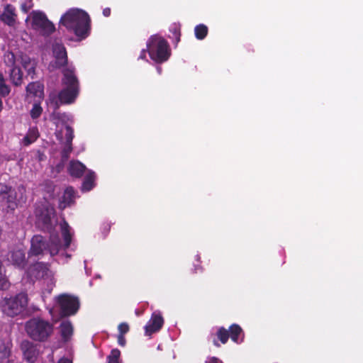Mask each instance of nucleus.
<instances>
[{
  "label": "nucleus",
  "instance_id": "obj_1",
  "mask_svg": "<svg viewBox=\"0 0 363 363\" xmlns=\"http://www.w3.org/2000/svg\"><path fill=\"white\" fill-rule=\"evenodd\" d=\"M60 23L69 31L73 32L80 40L85 39L91 29V19L86 12L71 9L60 18Z\"/></svg>",
  "mask_w": 363,
  "mask_h": 363
},
{
  "label": "nucleus",
  "instance_id": "obj_2",
  "mask_svg": "<svg viewBox=\"0 0 363 363\" xmlns=\"http://www.w3.org/2000/svg\"><path fill=\"white\" fill-rule=\"evenodd\" d=\"M62 84L64 88L58 93L57 99H50L55 109L62 104H72L79 93V82L72 69L65 68L62 71Z\"/></svg>",
  "mask_w": 363,
  "mask_h": 363
},
{
  "label": "nucleus",
  "instance_id": "obj_3",
  "mask_svg": "<svg viewBox=\"0 0 363 363\" xmlns=\"http://www.w3.org/2000/svg\"><path fill=\"white\" fill-rule=\"evenodd\" d=\"M60 248L61 242L57 235H51L48 240L41 235H35L30 240L28 256L39 257L50 254V257H53L58 254Z\"/></svg>",
  "mask_w": 363,
  "mask_h": 363
},
{
  "label": "nucleus",
  "instance_id": "obj_4",
  "mask_svg": "<svg viewBox=\"0 0 363 363\" xmlns=\"http://www.w3.org/2000/svg\"><path fill=\"white\" fill-rule=\"evenodd\" d=\"M25 330L30 339L43 342L52 335L54 325L49 320L41 318H32L26 323Z\"/></svg>",
  "mask_w": 363,
  "mask_h": 363
},
{
  "label": "nucleus",
  "instance_id": "obj_5",
  "mask_svg": "<svg viewBox=\"0 0 363 363\" xmlns=\"http://www.w3.org/2000/svg\"><path fill=\"white\" fill-rule=\"evenodd\" d=\"M147 50L151 60L159 64L168 60L171 55L168 42L162 37L155 35L148 39Z\"/></svg>",
  "mask_w": 363,
  "mask_h": 363
},
{
  "label": "nucleus",
  "instance_id": "obj_6",
  "mask_svg": "<svg viewBox=\"0 0 363 363\" xmlns=\"http://www.w3.org/2000/svg\"><path fill=\"white\" fill-rule=\"evenodd\" d=\"M28 296L20 293L10 298H6L3 305V311L9 316L13 317L21 313L27 306Z\"/></svg>",
  "mask_w": 363,
  "mask_h": 363
},
{
  "label": "nucleus",
  "instance_id": "obj_7",
  "mask_svg": "<svg viewBox=\"0 0 363 363\" xmlns=\"http://www.w3.org/2000/svg\"><path fill=\"white\" fill-rule=\"evenodd\" d=\"M19 199L14 188L4 183H0V204L5 206L7 213H13L18 206Z\"/></svg>",
  "mask_w": 363,
  "mask_h": 363
},
{
  "label": "nucleus",
  "instance_id": "obj_8",
  "mask_svg": "<svg viewBox=\"0 0 363 363\" xmlns=\"http://www.w3.org/2000/svg\"><path fill=\"white\" fill-rule=\"evenodd\" d=\"M57 303L60 308L62 317L73 315L79 308V300L77 297L69 294H61L57 298Z\"/></svg>",
  "mask_w": 363,
  "mask_h": 363
},
{
  "label": "nucleus",
  "instance_id": "obj_9",
  "mask_svg": "<svg viewBox=\"0 0 363 363\" xmlns=\"http://www.w3.org/2000/svg\"><path fill=\"white\" fill-rule=\"evenodd\" d=\"M32 27L33 29L39 30L44 36H49L55 30V25L41 11L33 12Z\"/></svg>",
  "mask_w": 363,
  "mask_h": 363
},
{
  "label": "nucleus",
  "instance_id": "obj_10",
  "mask_svg": "<svg viewBox=\"0 0 363 363\" xmlns=\"http://www.w3.org/2000/svg\"><path fill=\"white\" fill-rule=\"evenodd\" d=\"M53 214L52 208L43 207L36 209L37 223L43 231L50 232L52 230V216Z\"/></svg>",
  "mask_w": 363,
  "mask_h": 363
},
{
  "label": "nucleus",
  "instance_id": "obj_11",
  "mask_svg": "<svg viewBox=\"0 0 363 363\" xmlns=\"http://www.w3.org/2000/svg\"><path fill=\"white\" fill-rule=\"evenodd\" d=\"M50 272L49 265L47 263L38 262L31 264L28 270L27 274L31 281L44 279L48 276Z\"/></svg>",
  "mask_w": 363,
  "mask_h": 363
},
{
  "label": "nucleus",
  "instance_id": "obj_12",
  "mask_svg": "<svg viewBox=\"0 0 363 363\" xmlns=\"http://www.w3.org/2000/svg\"><path fill=\"white\" fill-rule=\"evenodd\" d=\"M52 53L55 57V67L61 68L67 65L68 58L65 47L61 43H55L52 45Z\"/></svg>",
  "mask_w": 363,
  "mask_h": 363
},
{
  "label": "nucleus",
  "instance_id": "obj_13",
  "mask_svg": "<svg viewBox=\"0 0 363 363\" xmlns=\"http://www.w3.org/2000/svg\"><path fill=\"white\" fill-rule=\"evenodd\" d=\"M18 20V15L16 8L7 4L4 6L3 11L0 13V21L9 27L13 28L16 26Z\"/></svg>",
  "mask_w": 363,
  "mask_h": 363
},
{
  "label": "nucleus",
  "instance_id": "obj_14",
  "mask_svg": "<svg viewBox=\"0 0 363 363\" xmlns=\"http://www.w3.org/2000/svg\"><path fill=\"white\" fill-rule=\"evenodd\" d=\"M164 325V318L160 313L154 312L150 320L145 326V332L146 335L158 332Z\"/></svg>",
  "mask_w": 363,
  "mask_h": 363
},
{
  "label": "nucleus",
  "instance_id": "obj_15",
  "mask_svg": "<svg viewBox=\"0 0 363 363\" xmlns=\"http://www.w3.org/2000/svg\"><path fill=\"white\" fill-rule=\"evenodd\" d=\"M21 350L23 351L24 358L30 363H33L37 358L38 351L35 345L28 341H23L21 345Z\"/></svg>",
  "mask_w": 363,
  "mask_h": 363
},
{
  "label": "nucleus",
  "instance_id": "obj_16",
  "mask_svg": "<svg viewBox=\"0 0 363 363\" xmlns=\"http://www.w3.org/2000/svg\"><path fill=\"white\" fill-rule=\"evenodd\" d=\"M76 199V191L72 186L67 187L59 202V208L64 210L74 204Z\"/></svg>",
  "mask_w": 363,
  "mask_h": 363
},
{
  "label": "nucleus",
  "instance_id": "obj_17",
  "mask_svg": "<svg viewBox=\"0 0 363 363\" xmlns=\"http://www.w3.org/2000/svg\"><path fill=\"white\" fill-rule=\"evenodd\" d=\"M26 96L43 99L44 98V85L41 82H32L26 87Z\"/></svg>",
  "mask_w": 363,
  "mask_h": 363
},
{
  "label": "nucleus",
  "instance_id": "obj_18",
  "mask_svg": "<svg viewBox=\"0 0 363 363\" xmlns=\"http://www.w3.org/2000/svg\"><path fill=\"white\" fill-rule=\"evenodd\" d=\"M9 80L14 86H21L23 82V72L19 66L11 68L7 72Z\"/></svg>",
  "mask_w": 363,
  "mask_h": 363
},
{
  "label": "nucleus",
  "instance_id": "obj_19",
  "mask_svg": "<svg viewBox=\"0 0 363 363\" xmlns=\"http://www.w3.org/2000/svg\"><path fill=\"white\" fill-rule=\"evenodd\" d=\"M86 169V166L79 161L71 160L69 162L67 171L71 177L80 178L83 176Z\"/></svg>",
  "mask_w": 363,
  "mask_h": 363
},
{
  "label": "nucleus",
  "instance_id": "obj_20",
  "mask_svg": "<svg viewBox=\"0 0 363 363\" xmlns=\"http://www.w3.org/2000/svg\"><path fill=\"white\" fill-rule=\"evenodd\" d=\"M9 259L14 266L20 269H23L27 263L26 254L24 251L21 250H17L11 252Z\"/></svg>",
  "mask_w": 363,
  "mask_h": 363
},
{
  "label": "nucleus",
  "instance_id": "obj_21",
  "mask_svg": "<svg viewBox=\"0 0 363 363\" xmlns=\"http://www.w3.org/2000/svg\"><path fill=\"white\" fill-rule=\"evenodd\" d=\"M73 326L69 320H64L60 325V333L62 340L67 342L73 335Z\"/></svg>",
  "mask_w": 363,
  "mask_h": 363
},
{
  "label": "nucleus",
  "instance_id": "obj_22",
  "mask_svg": "<svg viewBox=\"0 0 363 363\" xmlns=\"http://www.w3.org/2000/svg\"><path fill=\"white\" fill-rule=\"evenodd\" d=\"M230 337L235 343H240L244 339V332L242 328L238 324H232L229 327Z\"/></svg>",
  "mask_w": 363,
  "mask_h": 363
},
{
  "label": "nucleus",
  "instance_id": "obj_23",
  "mask_svg": "<svg viewBox=\"0 0 363 363\" xmlns=\"http://www.w3.org/2000/svg\"><path fill=\"white\" fill-rule=\"evenodd\" d=\"M21 55H23L22 53H21L19 55H16L11 51H6L4 54V57H3L4 63L9 69L13 68L14 67H17V66H18L17 65V62L19 60H21Z\"/></svg>",
  "mask_w": 363,
  "mask_h": 363
},
{
  "label": "nucleus",
  "instance_id": "obj_24",
  "mask_svg": "<svg viewBox=\"0 0 363 363\" xmlns=\"http://www.w3.org/2000/svg\"><path fill=\"white\" fill-rule=\"evenodd\" d=\"M61 232L64 240V247L68 248L72 242V234L70 233V227L67 221L64 220L61 224Z\"/></svg>",
  "mask_w": 363,
  "mask_h": 363
},
{
  "label": "nucleus",
  "instance_id": "obj_25",
  "mask_svg": "<svg viewBox=\"0 0 363 363\" xmlns=\"http://www.w3.org/2000/svg\"><path fill=\"white\" fill-rule=\"evenodd\" d=\"M21 63L23 67L27 71V74L30 76V78L33 79L35 75V66L30 65V58L26 55H21Z\"/></svg>",
  "mask_w": 363,
  "mask_h": 363
},
{
  "label": "nucleus",
  "instance_id": "obj_26",
  "mask_svg": "<svg viewBox=\"0 0 363 363\" xmlns=\"http://www.w3.org/2000/svg\"><path fill=\"white\" fill-rule=\"evenodd\" d=\"M96 176L94 172H89L85 176L82 183V191H89L91 190L95 184Z\"/></svg>",
  "mask_w": 363,
  "mask_h": 363
},
{
  "label": "nucleus",
  "instance_id": "obj_27",
  "mask_svg": "<svg viewBox=\"0 0 363 363\" xmlns=\"http://www.w3.org/2000/svg\"><path fill=\"white\" fill-rule=\"evenodd\" d=\"M11 87L6 83V78L4 74L0 72V96L6 97L11 93Z\"/></svg>",
  "mask_w": 363,
  "mask_h": 363
},
{
  "label": "nucleus",
  "instance_id": "obj_28",
  "mask_svg": "<svg viewBox=\"0 0 363 363\" xmlns=\"http://www.w3.org/2000/svg\"><path fill=\"white\" fill-rule=\"evenodd\" d=\"M208 28L204 24H199L194 28L195 37L198 40H203L208 35Z\"/></svg>",
  "mask_w": 363,
  "mask_h": 363
},
{
  "label": "nucleus",
  "instance_id": "obj_29",
  "mask_svg": "<svg viewBox=\"0 0 363 363\" xmlns=\"http://www.w3.org/2000/svg\"><path fill=\"white\" fill-rule=\"evenodd\" d=\"M39 137L37 128H32L28 130V134L24 137L23 142L26 145H30L34 143Z\"/></svg>",
  "mask_w": 363,
  "mask_h": 363
},
{
  "label": "nucleus",
  "instance_id": "obj_30",
  "mask_svg": "<svg viewBox=\"0 0 363 363\" xmlns=\"http://www.w3.org/2000/svg\"><path fill=\"white\" fill-rule=\"evenodd\" d=\"M216 337L222 344H225L230 337L229 332L224 327H220L218 329Z\"/></svg>",
  "mask_w": 363,
  "mask_h": 363
},
{
  "label": "nucleus",
  "instance_id": "obj_31",
  "mask_svg": "<svg viewBox=\"0 0 363 363\" xmlns=\"http://www.w3.org/2000/svg\"><path fill=\"white\" fill-rule=\"evenodd\" d=\"M169 31L173 35V37L175 38L176 42L178 43L180 41L181 37V25L179 23H173L169 26Z\"/></svg>",
  "mask_w": 363,
  "mask_h": 363
},
{
  "label": "nucleus",
  "instance_id": "obj_32",
  "mask_svg": "<svg viewBox=\"0 0 363 363\" xmlns=\"http://www.w3.org/2000/svg\"><path fill=\"white\" fill-rule=\"evenodd\" d=\"M43 113V108L40 106V102H35L33 104L31 110L30 111V115L32 119H38Z\"/></svg>",
  "mask_w": 363,
  "mask_h": 363
},
{
  "label": "nucleus",
  "instance_id": "obj_33",
  "mask_svg": "<svg viewBox=\"0 0 363 363\" xmlns=\"http://www.w3.org/2000/svg\"><path fill=\"white\" fill-rule=\"evenodd\" d=\"M72 150V145L64 144V147L61 151V161L62 164L68 160Z\"/></svg>",
  "mask_w": 363,
  "mask_h": 363
},
{
  "label": "nucleus",
  "instance_id": "obj_34",
  "mask_svg": "<svg viewBox=\"0 0 363 363\" xmlns=\"http://www.w3.org/2000/svg\"><path fill=\"white\" fill-rule=\"evenodd\" d=\"M74 137V129L70 125L66 124L64 144L72 145Z\"/></svg>",
  "mask_w": 363,
  "mask_h": 363
},
{
  "label": "nucleus",
  "instance_id": "obj_35",
  "mask_svg": "<svg viewBox=\"0 0 363 363\" xmlns=\"http://www.w3.org/2000/svg\"><path fill=\"white\" fill-rule=\"evenodd\" d=\"M121 351L117 349H113L107 357L108 363H120Z\"/></svg>",
  "mask_w": 363,
  "mask_h": 363
},
{
  "label": "nucleus",
  "instance_id": "obj_36",
  "mask_svg": "<svg viewBox=\"0 0 363 363\" xmlns=\"http://www.w3.org/2000/svg\"><path fill=\"white\" fill-rule=\"evenodd\" d=\"M11 347L9 345L3 344L0 345V359L4 360L9 359L11 356Z\"/></svg>",
  "mask_w": 363,
  "mask_h": 363
},
{
  "label": "nucleus",
  "instance_id": "obj_37",
  "mask_svg": "<svg viewBox=\"0 0 363 363\" xmlns=\"http://www.w3.org/2000/svg\"><path fill=\"white\" fill-rule=\"evenodd\" d=\"M54 118L58 120L63 124H66L70 120V116L66 113L55 112Z\"/></svg>",
  "mask_w": 363,
  "mask_h": 363
},
{
  "label": "nucleus",
  "instance_id": "obj_38",
  "mask_svg": "<svg viewBox=\"0 0 363 363\" xmlns=\"http://www.w3.org/2000/svg\"><path fill=\"white\" fill-rule=\"evenodd\" d=\"M118 332H119L118 334L125 335V334L128 333V331L130 330V328H129V325H128V323H120L118 325Z\"/></svg>",
  "mask_w": 363,
  "mask_h": 363
},
{
  "label": "nucleus",
  "instance_id": "obj_39",
  "mask_svg": "<svg viewBox=\"0 0 363 363\" xmlns=\"http://www.w3.org/2000/svg\"><path fill=\"white\" fill-rule=\"evenodd\" d=\"M10 283L6 277L0 279V290H6L9 288Z\"/></svg>",
  "mask_w": 363,
  "mask_h": 363
},
{
  "label": "nucleus",
  "instance_id": "obj_40",
  "mask_svg": "<svg viewBox=\"0 0 363 363\" xmlns=\"http://www.w3.org/2000/svg\"><path fill=\"white\" fill-rule=\"evenodd\" d=\"M117 342L121 347H125L126 345L125 335L118 334L117 336Z\"/></svg>",
  "mask_w": 363,
  "mask_h": 363
},
{
  "label": "nucleus",
  "instance_id": "obj_41",
  "mask_svg": "<svg viewBox=\"0 0 363 363\" xmlns=\"http://www.w3.org/2000/svg\"><path fill=\"white\" fill-rule=\"evenodd\" d=\"M30 8L31 6H28L26 3H23L21 5V10L24 13H27L30 11Z\"/></svg>",
  "mask_w": 363,
  "mask_h": 363
},
{
  "label": "nucleus",
  "instance_id": "obj_42",
  "mask_svg": "<svg viewBox=\"0 0 363 363\" xmlns=\"http://www.w3.org/2000/svg\"><path fill=\"white\" fill-rule=\"evenodd\" d=\"M103 15L105 17H109L111 16V10L109 7H106L105 9H103Z\"/></svg>",
  "mask_w": 363,
  "mask_h": 363
},
{
  "label": "nucleus",
  "instance_id": "obj_43",
  "mask_svg": "<svg viewBox=\"0 0 363 363\" xmlns=\"http://www.w3.org/2000/svg\"><path fill=\"white\" fill-rule=\"evenodd\" d=\"M57 363H73L72 360L67 357H62L60 358Z\"/></svg>",
  "mask_w": 363,
  "mask_h": 363
},
{
  "label": "nucleus",
  "instance_id": "obj_44",
  "mask_svg": "<svg viewBox=\"0 0 363 363\" xmlns=\"http://www.w3.org/2000/svg\"><path fill=\"white\" fill-rule=\"evenodd\" d=\"M218 361L217 357H213L206 361V363H218Z\"/></svg>",
  "mask_w": 363,
  "mask_h": 363
},
{
  "label": "nucleus",
  "instance_id": "obj_45",
  "mask_svg": "<svg viewBox=\"0 0 363 363\" xmlns=\"http://www.w3.org/2000/svg\"><path fill=\"white\" fill-rule=\"evenodd\" d=\"M146 52H147V48L143 49L140 52L139 58L140 59H145L146 58Z\"/></svg>",
  "mask_w": 363,
  "mask_h": 363
},
{
  "label": "nucleus",
  "instance_id": "obj_46",
  "mask_svg": "<svg viewBox=\"0 0 363 363\" xmlns=\"http://www.w3.org/2000/svg\"><path fill=\"white\" fill-rule=\"evenodd\" d=\"M18 190L19 191V193H21V194H23V193L25 192V188L23 186H21L18 188Z\"/></svg>",
  "mask_w": 363,
  "mask_h": 363
},
{
  "label": "nucleus",
  "instance_id": "obj_47",
  "mask_svg": "<svg viewBox=\"0 0 363 363\" xmlns=\"http://www.w3.org/2000/svg\"><path fill=\"white\" fill-rule=\"evenodd\" d=\"M213 342L216 347H220V344L218 343V340H216V339L213 340Z\"/></svg>",
  "mask_w": 363,
  "mask_h": 363
},
{
  "label": "nucleus",
  "instance_id": "obj_48",
  "mask_svg": "<svg viewBox=\"0 0 363 363\" xmlns=\"http://www.w3.org/2000/svg\"><path fill=\"white\" fill-rule=\"evenodd\" d=\"M157 70H158L159 73H160V72H161V71H162L161 67H158V68H157Z\"/></svg>",
  "mask_w": 363,
  "mask_h": 363
},
{
  "label": "nucleus",
  "instance_id": "obj_49",
  "mask_svg": "<svg viewBox=\"0 0 363 363\" xmlns=\"http://www.w3.org/2000/svg\"><path fill=\"white\" fill-rule=\"evenodd\" d=\"M198 269H199L201 271H202V267H199Z\"/></svg>",
  "mask_w": 363,
  "mask_h": 363
}]
</instances>
